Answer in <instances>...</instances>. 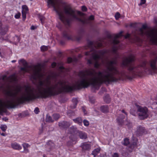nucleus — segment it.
<instances>
[{"label":"nucleus","mask_w":157,"mask_h":157,"mask_svg":"<svg viewBox=\"0 0 157 157\" xmlns=\"http://www.w3.org/2000/svg\"><path fill=\"white\" fill-rule=\"evenodd\" d=\"M30 69L29 72L31 75V78L39 81V86L37 90L26 86L24 88V92L20 95L19 93L21 88L19 86L14 90L9 91L7 94L9 98L6 100L3 101L0 100V112L5 107L13 108L23 101L29 100L39 97L45 98L55 95L60 90L69 91L75 87L74 85L68 82H56L54 74L45 75L39 66H33Z\"/></svg>","instance_id":"1"},{"label":"nucleus","mask_w":157,"mask_h":157,"mask_svg":"<svg viewBox=\"0 0 157 157\" xmlns=\"http://www.w3.org/2000/svg\"><path fill=\"white\" fill-rule=\"evenodd\" d=\"M107 52V51H98L91 49L90 52L86 53V55L89 56L90 59H87L88 63L91 64L94 63V66L98 68L100 66L99 60H101L103 64H105L107 68L102 71L96 72L93 69H90L81 72L80 79L77 83L79 87H86L90 85L95 87L103 82H109L121 80L120 75H118V71L114 66L116 64L115 59L110 61L107 59L104 61L102 57Z\"/></svg>","instance_id":"2"},{"label":"nucleus","mask_w":157,"mask_h":157,"mask_svg":"<svg viewBox=\"0 0 157 157\" xmlns=\"http://www.w3.org/2000/svg\"><path fill=\"white\" fill-rule=\"evenodd\" d=\"M48 4L51 5L54 10L58 14L61 20L64 18L62 8L66 17L69 20H83L85 18L86 14L83 12L73 9L71 6H62L58 2V0H48Z\"/></svg>","instance_id":"3"},{"label":"nucleus","mask_w":157,"mask_h":157,"mask_svg":"<svg viewBox=\"0 0 157 157\" xmlns=\"http://www.w3.org/2000/svg\"><path fill=\"white\" fill-rule=\"evenodd\" d=\"M134 56L133 55H131L128 57L124 59L122 65L124 66L127 67L128 70L133 74L140 76L144 72L151 73L149 69L148 68L147 63L143 62L140 66H136L131 63L134 60Z\"/></svg>","instance_id":"4"},{"label":"nucleus","mask_w":157,"mask_h":157,"mask_svg":"<svg viewBox=\"0 0 157 157\" xmlns=\"http://www.w3.org/2000/svg\"><path fill=\"white\" fill-rule=\"evenodd\" d=\"M140 32L142 35H145L152 43L157 44V30L152 29L146 24H144L140 29Z\"/></svg>","instance_id":"5"},{"label":"nucleus","mask_w":157,"mask_h":157,"mask_svg":"<svg viewBox=\"0 0 157 157\" xmlns=\"http://www.w3.org/2000/svg\"><path fill=\"white\" fill-rule=\"evenodd\" d=\"M147 112V108L140 107L138 109V113L139 118L141 119H144L147 118L148 116Z\"/></svg>","instance_id":"6"},{"label":"nucleus","mask_w":157,"mask_h":157,"mask_svg":"<svg viewBox=\"0 0 157 157\" xmlns=\"http://www.w3.org/2000/svg\"><path fill=\"white\" fill-rule=\"evenodd\" d=\"M71 133H74L75 134L79 136L81 139H85L87 137V136L86 133L78 131L77 130L75 127L73 126L71 128Z\"/></svg>","instance_id":"7"},{"label":"nucleus","mask_w":157,"mask_h":157,"mask_svg":"<svg viewBox=\"0 0 157 157\" xmlns=\"http://www.w3.org/2000/svg\"><path fill=\"white\" fill-rule=\"evenodd\" d=\"M122 32H121L115 35L112 39V43L114 44H118L119 42L117 39L122 36Z\"/></svg>","instance_id":"8"},{"label":"nucleus","mask_w":157,"mask_h":157,"mask_svg":"<svg viewBox=\"0 0 157 157\" xmlns=\"http://www.w3.org/2000/svg\"><path fill=\"white\" fill-rule=\"evenodd\" d=\"M11 146L13 148L16 150H20L22 148L21 145L16 143H12Z\"/></svg>","instance_id":"9"},{"label":"nucleus","mask_w":157,"mask_h":157,"mask_svg":"<svg viewBox=\"0 0 157 157\" xmlns=\"http://www.w3.org/2000/svg\"><path fill=\"white\" fill-rule=\"evenodd\" d=\"M70 124L69 123L66 122H63L59 123V125L60 127H63L64 128L68 127L70 126Z\"/></svg>","instance_id":"10"},{"label":"nucleus","mask_w":157,"mask_h":157,"mask_svg":"<svg viewBox=\"0 0 157 157\" xmlns=\"http://www.w3.org/2000/svg\"><path fill=\"white\" fill-rule=\"evenodd\" d=\"M156 60H153L150 62V66L152 69L155 70L156 69L155 66Z\"/></svg>","instance_id":"11"},{"label":"nucleus","mask_w":157,"mask_h":157,"mask_svg":"<svg viewBox=\"0 0 157 157\" xmlns=\"http://www.w3.org/2000/svg\"><path fill=\"white\" fill-rule=\"evenodd\" d=\"M101 110L103 113H106L108 111V108L107 106H103L100 108Z\"/></svg>","instance_id":"12"},{"label":"nucleus","mask_w":157,"mask_h":157,"mask_svg":"<svg viewBox=\"0 0 157 157\" xmlns=\"http://www.w3.org/2000/svg\"><path fill=\"white\" fill-rule=\"evenodd\" d=\"M90 146L89 144L85 143L82 146V148L84 150H88L90 148Z\"/></svg>","instance_id":"13"},{"label":"nucleus","mask_w":157,"mask_h":157,"mask_svg":"<svg viewBox=\"0 0 157 157\" xmlns=\"http://www.w3.org/2000/svg\"><path fill=\"white\" fill-rule=\"evenodd\" d=\"M120 117H121V118H120V117L117 118V122L119 124H121L123 122L122 120L123 117L122 116Z\"/></svg>","instance_id":"14"},{"label":"nucleus","mask_w":157,"mask_h":157,"mask_svg":"<svg viewBox=\"0 0 157 157\" xmlns=\"http://www.w3.org/2000/svg\"><path fill=\"white\" fill-rule=\"evenodd\" d=\"M22 11H23L24 12H25L27 13L29 10V9L28 7L26 5H23L22 6Z\"/></svg>","instance_id":"15"},{"label":"nucleus","mask_w":157,"mask_h":157,"mask_svg":"<svg viewBox=\"0 0 157 157\" xmlns=\"http://www.w3.org/2000/svg\"><path fill=\"white\" fill-rule=\"evenodd\" d=\"M100 151V149L99 148H98L95 149L93 151L92 154L93 155H94V157H95V156Z\"/></svg>","instance_id":"16"},{"label":"nucleus","mask_w":157,"mask_h":157,"mask_svg":"<svg viewBox=\"0 0 157 157\" xmlns=\"http://www.w3.org/2000/svg\"><path fill=\"white\" fill-rule=\"evenodd\" d=\"M1 130L3 131H5L6 130L7 127L6 125H1L0 127Z\"/></svg>","instance_id":"17"},{"label":"nucleus","mask_w":157,"mask_h":157,"mask_svg":"<svg viewBox=\"0 0 157 157\" xmlns=\"http://www.w3.org/2000/svg\"><path fill=\"white\" fill-rule=\"evenodd\" d=\"M46 120V121L48 122H52L54 121V120L52 119L51 117L48 115H47Z\"/></svg>","instance_id":"18"},{"label":"nucleus","mask_w":157,"mask_h":157,"mask_svg":"<svg viewBox=\"0 0 157 157\" xmlns=\"http://www.w3.org/2000/svg\"><path fill=\"white\" fill-rule=\"evenodd\" d=\"M10 79L11 82H14L16 81L17 78L15 75H13L11 76L10 77Z\"/></svg>","instance_id":"19"},{"label":"nucleus","mask_w":157,"mask_h":157,"mask_svg":"<svg viewBox=\"0 0 157 157\" xmlns=\"http://www.w3.org/2000/svg\"><path fill=\"white\" fill-rule=\"evenodd\" d=\"M121 14L118 12H117L115 15V17L116 19H118L120 18Z\"/></svg>","instance_id":"20"},{"label":"nucleus","mask_w":157,"mask_h":157,"mask_svg":"<svg viewBox=\"0 0 157 157\" xmlns=\"http://www.w3.org/2000/svg\"><path fill=\"white\" fill-rule=\"evenodd\" d=\"M19 63L20 64H22L24 65H25L26 63V62L25 60L22 59L19 61Z\"/></svg>","instance_id":"21"},{"label":"nucleus","mask_w":157,"mask_h":157,"mask_svg":"<svg viewBox=\"0 0 157 157\" xmlns=\"http://www.w3.org/2000/svg\"><path fill=\"white\" fill-rule=\"evenodd\" d=\"M129 143V140L127 138L125 139L124 140V142L123 143V144L125 145H127Z\"/></svg>","instance_id":"22"},{"label":"nucleus","mask_w":157,"mask_h":157,"mask_svg":"<svg viewBox=\"0 0 157 157\" xmlns=\"http://www.w3.org/2000/svg\"><path fill=\"white\" fill-rule=\"evenodd\" d=\"M54 119L55 120H57L59 117V115L57 114H54L53 115Z\"/></svg>","instance_id":"23"},{"label":"nucleus","mask_w":157,"mask_h":157,"mask_svg":"<svg viewBox=\"0 0 157 157\" xmlns=\"http://www.w3.org/2000/svg\"><path fill=\"white\" fill-rule=\"evenodd\" d=\"M41 50L42 51H46L48 49V47L45 46H43L41 47Z\"/></svg>","instance_id":"24"},{"label":"nucleus","mask_w":157,"mask_h":157,"mask_svg":"<svg viewBox=\"0 0 157 157\" xmlns=\"http://www.w3.org/2000/svg\"><path fill=\"white\" fill-rule=\"evenodd\" d=\"M22 146L23 148H28L30 147V145L29 144L26 143L23 144Z\"/></svg>","instance_id":"25"},{"label":"nucleus","mask_w":157,"mask_h":157,"mask_svg":"<svg viewBox=\"0 0 157 157\" xmlns=\"http://www.w3.org/2000/svg\"><path fill=\"white\" fill-rule=\"evenodd\" d=\"M21 16V13L20 12H18L15 15V17L16 19H18Z\"/></svg>","instance_id":"26"},{"label":"nucleus","mask_w":157,"mask_h":157,"mask_svg":"<svg viewBox=\"0 0 157 157\" xmlns=\"http://www.w3.org/2000/svg\"><path fill=\"white\" fill-rule=\"evenodd\" d=\"M75 122L80 123L82 122V120L80 118L76 119L74 120Z\"/></svg>","instance_id":"27"},{"label":"nucleus","mask_w":157,"mask_h":157,"mask_svg":"<svg viewBox=\"0 0 157 157\" xmlns=\"http://www.w3.org/2000/svg\"><path fill=\"white\" fill-rule=\"evenodd\" d=\"M84 124L85 126H87L89 124V122L88 121L86 120H84L83 121Z\"/></svg>","instance_id":"28"},{"label":"nucleus","mask_w":157,"mask_h":157,"mask_svg":"<svg viewBox=\"0 0 157 157\" xmlns=\"http://www.w3.org/2000/svg\"><path fill=\"white\" fill-rule=\"evenodd\" d=\"M74 60H75L74 59H72L71 58H69L67 59V62L68 63H71Z\"/></svg>","instance_id":"29"},{"label":"nucleus","mask_w":157,"mask_h":157,"mask_svg":"<svg viewBox=\"0 0 157 157\" xmlns=\"http://www.w3.org/2000/svg\"><path fill=\"white\" fill-rule=\"evenodd\" d=\"M81 10L83 11H86L87 10V8L85 6H82Z\"/></svg>","instance_id":"30"},{"label":"nucleus","mask_w":157,"mask_h":157,"mask_svg":"<svg viewBox=\"0 0 157 157\" xmlns=\"http://www.w3.org/2000/svg\"><path fill=\"white\" fill-rule=\"evenodd\" d=\"M22 13L23 18L24 19H25L26 18V13L25 12H24L23 11H22Z\"/></svg>","instance_id":"31"},{"label":"nucleus","mask_w":157,"mask_h":157,"mask_svg":"<svg viewBox=\"0 0 157 157\" xmlns=\"http://www.w3.org/2000/svg\"><path fill=\"white\" fill-rule=\"evenodd\" d=\"M39 112V110L38 108H36L34 110V112L36 114H38Z\"/></svg>","instance_id":"32"},{"label":"nucleus","mask_w":157,"mask_h":157,"mask_svg":"<svg viewBox=\"0 0 157 157\" xmlns=\"http://www.w3.org/2000/svg\"><path fill=\"white\" fill-rule=\"evenodd\" d=\"M38 18L40 20H43L44 19H45V17H44L43 16L40 15H39Z\"/></svg>","instance_id":"33"},{"label":"nucleus","mask_w":157,"mask_h":157,"mask_svg":"<svg viewBox=\"0 0 157 157\" xmlns=\"http://www.w3.org/2000/svg\"><path fill=\"white\" fill-rule=\"evenodd\" d=\"M24 148V151L25 153H27L29 152V150L28 148Z\"/></svg>","instance_id":"34"},{"label":"nucleus","mask_w":157,"mask_h":157,"mask_svg":"<svg viewBox=\"0 0 157 157\" xmlns=\"http://www.w3.org/2000/svg\"><path fill=\"white\" fill-rule=\"evenodd\" d=\"M112 157H119V155L117 153H115L113 155Z\"/></svg>","instance_id":"35"},{"label":"nucleus","mask_w":157,"mask_h":157,"mask_svg":"<svg viewBox=\"0 0 157 157\" xmlns=\"http://www.w3.org/2000/svg\"><path fill=\"white\" fill-rule=\"evenodd\" d=\"M102 46V44L101 42H99L97 44V46H95V48L96 47H100Z\"/></svg>","instance_id":"36"},{"label":"nucleus","mask_w":157,"mask_h":157,"mask_svg":"<svg viewBox=\"0 0 157 157\" xmlns=\"http://www.w3.org/2000/svg\"><path fill=\"white\" fill-rule=\"evenodd\" d=\"M21 70L22 71H25V72L28 71V70L25 67L22 68H21Z\"/></svg>","instance_id":"37"},{"label":"nucleus","mask_w":157,"mask_h":157,"mask_svg":"<svg viewBox=\"0 0 157 157\" xmlns=\"http://www.w3.org/2000/svg\"><path fill=\"white\" fill-rule=\"evenodd\" d=\"M94 16L93 15H91L89 17L88 20H94Z\"/></svg>","instance_id":"38"},{"label":"nucleus","mask_w":157,"mask_h":157,"mask_svg":"<svg viewBox=\"0 0 157 157\" xmlns=\"http://www.w3.org/2000/svg\"><path fill=\"white\" fill-rule=\"evenodd\" d=\"M146 2V0H141L140 3V5H142L144 4Z\"/></svg>","instance_id":"39"},{"label":"nucleus","mask_w":157,"mask_h":157,"mask_svg":"<svg viewBox=\"0 0 157 157\" xmlns=\"http://www.w3.org/2000/svg\"><path fill=\"white\" fill-rule=\"evenodd\" d=\"M117 49V48L116 47H115L113 48V52L115 53L116 52Z\"/></svg>","instance_id":"40"},{"label":"nucleus","mask_w":157,"mask_h":157,"mask_svg":"<svg viewBox=\"0 0 157 157\" xmlns=\"http://www.w3.org/2000/svg\"><path fill=\"white\" fill-rule=\"evenodd\" d=\"M135 142H134L133 144V145L134 146V147L136 146V145L137 144V140L136 139L135 140Z\"/></svg>","instance_id":"41"},{"label":"nucleus","mask_w":157,"mask_h":157,"mask_svg":"<svg viewBox=\"0 0 157 157\" xmlns=\"http://www.w3.org/2000/svg\"><path fill=\"white\" fill-rule=\"evenodd\" d=\"M36 27L33 25H32L31 27V30H34L36 28Z\"/></svg>","instance_id":"42"},{"label":"nucleus","mask_w":157,"mask_h":157,"mask_svg":"<svg viewBox=\"0 0 157 157\" xmlns=\"http://www.w3.org/2000/svg\"><path fill=\"white\" fill-rule=\"evenodd\" d=\"M130 35L128 34H127L125 36V38H128L129 37Z\"/></svg>","instance_id":"43"},{"label":"nucleus","mask_w":157,"mask_h":157,"mask_svg":"<svg viewBox=\"0 0 157 157\" xmlns=\"http://www.w3.org/2000/svg\"><path fill=\"white\" fill-rule=\"evenodd\" d=\"M52 67H54L56 65V64L55 63H53L52 64Z\"/></svg>","instance_id":"44"},{"label":"nucleus","mask_w":157,"mask_h":157,"mask_svg":"<svg viewBox=\"0 0 157 157\" xmlns=\"http://www.w3.org/2000/svg\"><path fill=\"white\" fill-rule=\"evenodd\" d=\"M59 69L60 70H61L63 69H64V68L62 66H60L59 67Z\"/></svg>","instance_id":"45"},{"label":"nucleus","mask_w":157,"mask_h":157,"mask_svg":"<svg viewBox=\"0 0 157 157\" xmlns=\"http://www.w3.org/2000/svg\"><path fill=\"white\" fill-rule=\"evenodd\" d=\"M124 16L121 15V16H120V18L121 19H124Z\"/></svg>","instance_id":"46"},{"label":"nucleus","mask_w":157,"mask_h":157,"mask_svg":"<svg viewBox=\"0 0 157 157\" xmlns=\"http://www.w3.org/2000/svg\"><path fill=\"white\" fill-rule=\"evenodd\" d=\"M62 21H63V22H64H64H64V21H66L67 22V23H68L69 22V21H70V20H62Z\"/></svg>","instance_id":"47"},{"label":"nucleus","mask_w":157,"mask_h":157,"mask_svg":"<svg viewBox=\"0 0 157 157\" xmlns=\"http://www.w3.org/2000/svg\"><path fill=\"white\" fill-rule=\"evenodd\" d=\"M1 135L2 136H5V134L4 133H2Z\"/></svg>","instance_id":"48"},{"label":"nucleus","mask_w":157,"mask_h":157,"mask_svg":"<svg viewBox=\"0 0 157 157\" xmlns=\"http://www.w3.org/2000/svg\"><path fill=\"white\" fill-rule=\"evenodd\" d=\"M92 43H90V45H89V47H90V46L92 45Z\"/></svg>","instance_id":"49"},{"label":"nucleus","mask_w":157,"mask_h":157,"mask_svg":"<svg viewBox=\"0 0 157 157\" xmlns=\"http://www.w3.org/2000/svg\"><path fill=\"white\" fill-rule=\"evenodd\" d=\"M16 62V60H12V63H14V62Z\"/></svg>","instance_id":"50"},{"label":"nucleus","mask_w":157,"mask_h":157,"mask_svg":"<svg viewBox=\"0 0 157 157\" xmlns=\"http://www.w3.org/2000/svg\"><path fill=\"white\" fill-rule=\"evenodd\" d=\"M122 112L123 113H124L125 114H126V113L124 111V110L122 111Z\"/></svg>","instance_id":"51"},{"label":"nucleus","mask_w":157,"mask_h":157,"mask_svg":"<svg viewBox=\"0 0 157 157\" xmlns=\"http://www.w3.org/2000/svg\"><path fill=\"white\" fill-rule=\"evenodd\" d=\"M90 101H91V102L92 103H94V101H91L90 100Z\"/></svg>","instance_id":"52"}]
</instances>
